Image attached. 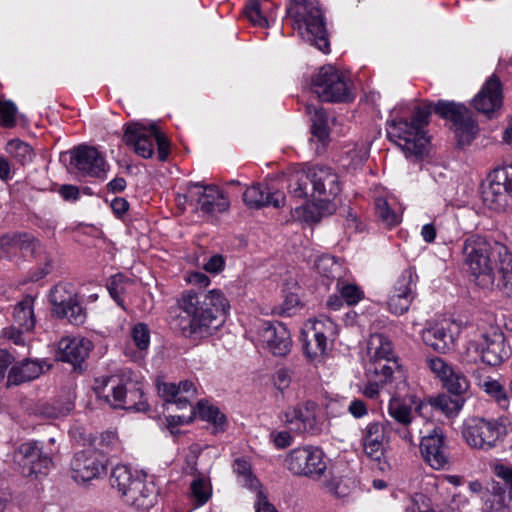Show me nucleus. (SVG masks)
Instances as JSON below:
<instances>
[{
  "label": "nucleus",
  "instance_id": "nucleus-1",
  "mask_svg": "<svg viewBox=\"0 0 512 512\" xmlns=\"http://www.w3.org/2000/svg\"><path fill=\"white\" fill-rule=\"evenodd\" d=\"M462 254L478 287L512 295V255L504 244L474 234L464 240Z\"/></svg>",
  "mask_w": 512,
  "mask_h": 512
},
{
  "label": "nucleus",
  "instance_id": "nucleus-2",
  "mask_svg": "<svg viewBox=\"0 0 512 512\" xmlns=\"http://www.w3.org/2000/svg\"><path fill=\"white\" fill-rule=\"evenodd\" d=\"M186 316L178 318L177 326L185 337L204 338L217 330L229 309V302L220 290L186 291L178 301Z\"/></svg>",
  "mask_w": 512,
  "mask_h": 512
},
{
  "label": "nucleus",
  "instance_id": "nucleus-3",
  "mask_svg": "<svg viewBox=\"0 0 512 512\" xmlns=\"http://www.w3.org/2000/svg\"><path fill=\"white\" fill-rule=\"evenodd\" d=\"M110 482L129 506L143 511L153 507L158 493L154 483L139 476L133 477L127 466L117 465L112 470Z\"/></svg>",
  "mask_w": 512,
  "mask_h": 512
},
{
  "label": "nucleus",
  "instance_id": "nucleus-4",
  "mask_svg": "<svg viewBox=\"0 0 512 512\" xmlns=\"http://www.w3.org/2000/svg\"><path fill=\"white\" fill-rule=\"evenodd\" d=\"M287 12L294 19L300 36L323 53L329 52L330 43L321 10L311 2L295 0Z\"/></svg>",
  "mask_w": 512,
  "mask_h": 512
},
{
  "label": "nucleus",
  "instance_id": "nucleus-5",
  "mask_svg": "<svg viewBox=\"0 0 512 512\" xmlns=\"http://www.w3.org/2000/svg\"><path fill=\"white\" fill-rule=\"evenodd\" d=\"M311 89L323 102H351L355 98L351 79L336 66H321L311 77Z\"/></svg>",
  "mask_w": 512,
  "mask_h": 512
},
{
  "label": "nucleus",
  "instance_id": "nucleus-6",
  "mask_svg": "<svg viewBox=\"0 0 512 512\" xmlns=\"http://www.w3.org/2000/svg\"><path fill=\"white\" fill-rule=\"evenodd\" d=\"M123 141L132 147L135 153L143 158H150L154 154V142L158 146V159L165 161L169 155V141L155 125L149 128L138 123L125 126Z\"/></svg>",
  "mask_w": 512,
  "mask_h": 512
},
{
  "label": "nucleus",
  "instance_id": "nucleus-7",
  "mask_svg": "<svg viewBox=\"0 0 512 512\" xmlns=\"http://www.w3.org/2000/svg\"><path fill=\"white\" fill-rule=\"evenodd\" d=\"M284 465L293 475L313 480H319L327 469L323 450L313 445L300 446L289 451Z\"/></svg>",
  "mask_w": 512,
  "mask_h": 512
},
{
  "label": "nucleus",
  "instance_id": "nucleus-8",
  "mask_svg": "<svg viewBox=\"0 0 512 512\" xmlns=\"http://www.w3.org/2000/svg\"><path fill=\"white\" fill-rule=\"evenodd\" d=\"M184 198L195 206L202 216L207 218L227 212L230 207L229 199L224 191L214 184L191 182L187 185Z\"/></svg>",
  "mask_w": 512,
  "mask_h": 512
},
{
  "label": "nucleus",
  "instance_id": "nucleus-9",
  "mask_svg": "<svg viewBox=\"0 0 512 512\" xmlns=\"http://www.w3.org/2000/svg\"><path fill=\"white\" fill-rule=\"evenodd\" d=\"M13 462L24 477L31 479L47 475L53 467L51 454L39 441H29L19 445L13 452Z\"/></svg>",
  "mask_w": 512,
  "mask_h": 512
},
{
  "label": "nucleus",
  "instance_id": "nucleus-10",
  "mask_svg": "<svg viewBox=\"0 0 512 512\" xmlns=\"http://www.w3.org/2000/svg\"><path fill=\"white\" fill-rule=\"evenodd\" d=\"M387 135L407 157H420L427 151L429 138L426 136V132L407 119L392 120L389 123Z\"/></svg>",
  "mask_w": 512,
  "mask_h": 512
},
{
  "label": "nucleus",
  "instance_id": "nucleus-11",
  "mask_svg": "<svg viewBox=\"0 0 512 512\" xmlns=\"http://www.w3.org/2000/svg\"><path fill=\"white\" fill-rule=\"evenodd\" d=\"M503 426L498 419L470 417L463 425V437L473 448L489 450L501 438Z\"/></svg>",
  "mask_w": 512,
  "mask_h": 512
},
{
  "label": "nucleus",
  "instance_id": "nucleus-12",
  "mask_svg": "<svg viewBox=\"0 0 512 512\" xmlns=\"http://www.w3.org/2000/svg\"><path fill=\"white\" fill-rule=\"evenodd\" d=\"M435 114L449 119L460 146H466L475 138L478 125L466 106L451 101L440 100L435 105Z\"/></svg>",
  "mask_w": 512,
  "mask_h": 512
},
{
  "label": "nucleus",
  "instance_id": "nucleus-13",
  "mask_svg": "<svg viewBox=\"0 0 512 512\" xmlns=\"http://www.w3.org/2000/svg\"><path fill=\"white\" fill-rule=\"evenodd\" d=\"M468 350L479 354L481 361L490 366L500 365L511 355L504 333L498 328H491L479 340L470 342Z\"/></svg>",
  "mask_w": 512,
  "mask_h": 512
},
{
  "label": "nucleus",
  "instance_id": "nucleus-14",
  "mask_svg": "<svg viewBox=\"0 0 512 512\" xmlns=\"http://www.w3.org/2000/svg\"><path fill=\"white\" fill-rule=\"evenodd\" d=\"M49 301L52 305V313L58 318H65L75 325L84 322L85 313L72 285L65 283L55 285L50 291Z\"/></svg>",
  "mask_w": 512,
  "mask_h": 512
},
{
  "label": "nucleus",
  "instance_id": "nucleus-15",
  "mask_svg": "<svg viewBox=\"0 0 512 512\" xmlns=\"http://www.w3.org/2000/svg\"><path fill=\"white\" fill-rule=\"evenodd\" d=\"M484 199L495 210L512 209V163L493 170Z\"/></svg>",
  "mask_w": 512,
  "mask_h": 512
},
{
  "label": "nucleus",
  "instance_id": "nucleus-16",
  "mask_svg": "<svg viewBox=\"0 0 512 512\" xmlns=\"http://www.w3.org/2000/svg\"><path fill=\"white\" fill-rule=\"evenodd\" d=\"M317 410V403L308 400L288 407L281 413L280 419L285 425L299 433L318 435L321 433L322 427L316 417Z\"/></svg>",
  "mask_w": 512,
  "mask_h": 512
},
{
  "label": "nucleus",
  "instance_id": "nucleus-17",
  "mask_svg": "<svg viewBox=\"0 0 512 512\" xmlns=\"http://www.w3.org/2000/svg\"><path fill=\"white\" fill-rule=\"evenodd\" d=\"M105 454L95 449L76 453L71 461L72 478L78 483H86L100 477L106 471Z\"/></svg>",
  "mask_w": 512,
  "mask_h": 512
},
{
  "label": "nucleus",
  "instance_id": "nucleus-18",
  "mask_svg": "<svg viewBox=\"0 0 512 512\" xmlns=\"http://www.w3.org/2000/svg\"><path fill=\"white\" fill-rule=\"evenodd\" d=\"M417 274L412 268L402 272L395 282L387 306L396 315L406 313L415 297Z\"/></svg>",
  "mask_w": 512,
  "mask_h": 512
},
{
  "label": "nucleus",
  "instance_id": "nucleus-19",
  "mask_svg": "<svg viewBox=\"0 0 512 512\" xmlns=\"http://www.w3.org/2000/svg\"><path fill=\"white\" fill-rule=\"evenodd\" d=\"M109 391L112 393L110 406L113 408L138 412H144L149 409L142 385L139 382L128 380L123 384L113 385Z\"/></svg>",
  "mask_w": 512,
  "mask_h": 512
},
{
  "label": "nucleus",
  "instance_id": "nucleus-20",
  "mask_svg": "<svg viewBox=\"0 0 512 512\" xmlns=\"http://www.w3.org/2000/svg\"><path fill=\"white\" fill-rule=\"evenodd\" d=\"M259 341L264 349L278 357L286 356L292 347L291 334L287 327L278 321L265 322L259 330Z\"/></svg>",
  "mask_w": 512,
  "mask_h": 512
},
{
  "label": "nucleus",
  "instance_id": "nucleus-21",
  "mask_svg": "<svg viewBox=\"0 0 512 512\" xmlns=\"http://www.w3.org/2000/svg\"><path fill=\"white\" fill-rule=\"evenodd\" d=\"M473 107L488 118H493L503 106V90L500 79L491 75L472 100Z\"/></svg>",
  "mask_w": 512,
  "mask_h": 512
},
{
  "label": "nucleus",
  "instance_id": "nucleus-22",
  "mask_svg": "<svg viewBox=\"0 0 512 512\" xmlns=\"http://www.w3.org/2000/svg\"><path fill=\"white\" fill-rule=\"evenodd\" d=\"M70 164L84 176L103 177L106 173L105 159L94 147L80 145L74 148Z\"/></svg>",
  "mask_w": 512,
  "mask_h": 512
},
{
  "label": "nucleus",
  "instance_id": "nucleus-23",
  "mask_svg": "<svg viewBox=\"0 0 512 512\" xmlns=\"http://www.w3.org/2000/svg\"><path fill=\"white\" fill-rule=\"evenodd\" d=\"M420 452L433 469L444 468L448 463V452L445 435L440 428H434L428 435L422 437Z\"/></svg>",
  "mask_w": 512,
  "mask_h": 512
},
{
  "label": "nucleus",
  "instance_id": "nucleus-24",
  "mask_svg": "<svg viewBox=\"0 0 512 512\" xmlns=\"http://www.w3.org/2000/svg\"><path fill=\"white\" fill-rule=\"evenodd\" d=\"M17 244L18 250L30 253L38 262L39 267L31 274L32 281H38L51 272L52 258L32 234L17 232Z\"/></svg>",
  "mask_w": 512,
  "mask_h": 512
},
{
  "label": "nucleus",
  "instance_id": "nucleus-25",
  "mask_svg": "<svg viewBox=\"0 0 512 512\" xmlns=\"http://www.w3.org/2000/svg\"><path fill=\"white\" fill-rule=\"evenodd\" d=\"M312 196L320 201L329 202L341 191L338 175L328 167L311 168Z\"/></svg>",
  "mask_w": 512,
  "mask_h": 512
},
{
  "label": "nucleus",
  "instance_id": "nucleus-26",
  "mask_svg": "<svg viewBox=\"0 0 512 512\" xmlns=\"http://www.w3.org/2000/svg\"><path fill=\"white\" fill-rule=\"evenodd\" d=\"M285 195L279 191H272L267 184L257 183L248 187L243 193L245 204L253 209L264 206L280 208L285 205Z\"/></svg>",
  "mask_w": 512,
  "mask_h": 512
},
{
  "label": "nucleus",
  "instance_id": "nucleus-27",
  "mask_svg": "<svg viewBox=\"0 0 512 512\" xmlns=\"http://www.w3.org/2000/svg\"><path fill=\"white\" fill-rule=\"evenodd\" d=\"M389 437L386 426L379 422L369 423L363 433V449L367 457L380 461Z\"/></svg>",
  "mask_w": 512,
  "mask_h": 512
},
{
  "label": "nucleus",
  "instance_id": "nucleus-28",
  "mask_svg": "<svg viewBox=\"0 0 512 512\" xmlns=\"http://www.w3.org/2000/svg\"><path fill=\"white\" fill-rule=\"evenodd\" d=\"M91 342L84 338L64 337L59 341L57 359L74 367L80 366L89 355Z\"/></svg>",
  "mask_w": 512,
  "mask_h": 512
},
{
  "label": "nucleus",
  "instance_id": "nucleus-29",
  "mask_svg": "<svg viewBox=\"0 0 512 512\" xmlns=\"http://www.w3.org/2000/svg\"><path fill=\"white\" fill-rule=\"evenodd\" d=\"M335 328L333 321L330 318L324 320L316 319L313 322L311 338L305 343L304 351L310 360L322 356L327 349V332H332Z\"/></svg>",
  "mask_w": 512,
  "mask_h": 512
},
{
  "label": "nucleus",
  "instance_id": "nucleus-30",
  "mask_svg": "<svg viewBox=\"0 0 512 512\" xmlns=\"http://www.w3.org/2000/svg\"><path fill=\"white\" fill-rule=\"evenodd\" d=\"M484 504L490 512H512V491L494 481L484 497Z\"/></svg>",
  "mask_w": 512,
  "mask_h": 512
},
{
  "label": "nucleus",
  "instance_id": "nucleus-31",
  "mask_svg": "<svg viewBox=\"0 0 512 512\" xmlns=\"http://www.w3.org/2000/svg\"><path fill=\"white\" fill-rule=\"evenodd\" d=\"M422 340L427 346L443 354L450 351L454 344V337L450 329L442 325H435L424 329L422 332Z\"/></svg>",
  "mask_w": 512,
  "mask_h": 512
},
{
  "label": "nucleus",
  "instance_id": "nucleus-32",
  "mask_svg": "<svg viewBox=\"0 0 512 512\" xmlns=\"http://www.w3.org/2000/svg\"><path fill=\"white\" fill-rule=\"evenodd\" d=\"M43 364H45V362L28 359L23 360L11 368L8 374L7 384L9 386L19 385L38 378L43 373Z\"/></svg>",
  "mask_w": 512,
  "mask_h": 512
},
{
  "label": "nucleus",
  "instance_id": "nucleus-33",
  "mask_svg": "<svg viewBox=\"0 0 512 512\" xmlns=\"http://www.w3.org/2000/svg\"><path fill=\"white\" fill-rule=\"evenodd\" d=\"M307 112L310 115L311 134L324 147L329 141L330 117L321 106H307Z\"/></svg>",
  "mask_w": 512,
  "mask_h": 512
},
{
  "label": "nucleus",
  "instance_id": "nucleus-34",
  "mask_svg": "<svg viewBox=\"0 0 512 512\" xmlns=\"http://www.w3.org/2000/svg\"><path fill=\"white\" fill-rule=\"evenodd\" d=\"M288 191L290 195L304 202L308 199V186L312 185L311 168L295 170L289 175Z\"/></svg>",
  "mask_w": 512,
  "mask_h": 512
},
{
  "label": "nucleus",
  "instance_id": "nucleus-35",
  "mask_svg": "<svg viewBox=\"0 0 512 512\" xmlns=\"http://www.w3.org/2000/svg\"><path fill=\"white\" fill-rule=\"evenodd\" d=\"M369 360L395 359L391 341L381 333L372 334L367 343Z\"/></svg>",
  "mask_w": 512,
  "mask_h": 512
},
{
  "label": "nucleus",
  "instance_id": "nucleus-36",
  "mask_svg": "<svg viewBox=\"0 0 512 512\" xmlns=\"http://www.w3.org/2000/svg\"><path fill=\"white\" fill-rule=\"evenodd\" d=\"M33 298L26 296L14 308V324L22 331H32L35 326V317L33 312Z\"/></svg>",
  "mask_w": 512,
  "mask_h": 512
},
{
  "label": "nucleus",
  "instance_id": "nucleus-37",
  "mask_svg": "<svg viewBox=\"0 0 512 512\" xmlns=\"http://www.w3.org/2000/svg\"><path fill=\"white\" fill-rule=\"evenodd\" d=\"M396 368H398L396 359L368 360L365 367L366 377H374L388 383L391 381L392 374Z\"/></svg>",
  "mask_w": 512,
  "mask_h": 512
},
{
  "label": "nucleus",
  "instance_id": "nucleus-38",
  "mask_svg": "<svg viewBox=\"0 0 512 512\" xmlns=\"http://www.w3.org/2000/svg\"><path fill=\"white\" fill-rule=\"evenodd\" d=\"M429 404L431 407L441 411L448 417L455 416L459 413L464 405V399L452 398L446 394H440L436 397L430 398Z\"/></svg>",
  "mask_w": 512,
  "mask_h": 512
},
{
  "label": "nucleus",
  "instance_id": "nucleus-39",
  "mask_svg": "<svg viewBox=\"0 0 512 512\" xmlns=\"http://www.w3.org/2000/svg\"><path fill=\"white\" fill-rule=\"evenodd\" d=\"M233 471L237 475L238 482L249 489L257 490L259 482L253 475L250 463L243 459L237 458L233 464Z\"/></svg>",
  "mask_w": 512,
  "mask_h": 512
},
{
  "label": "nucleus",
  "instance_id": "nucleus-40",
  "mask_svg": "<svg viewBox=\"0 0 512 512\" xmlns=\"http://www.w3.org/2000/svg\"><path fill=\"white\" fill-rule=\"evenodd\" d=\"M7 153L21 165L30 163L34 157L33 149L27 143L13 139L7 143Z\"/></svg>",
  "mask_w": 512,
  "mask_h": 512
},
{
  "label": "nucleus",
  "instance_id": "nucleus-41",
  "mask_svg": "<svg viewBox=\"0 0 512 512\" xmlns=\"http://www.w3.org/2000/svg\"><path fill=\"white\" fill-rule=\"evenodd\" d=\"M266 5L261 0H248L244 8L245 17L255 26L267 27L268 20L263 14Z\"/></svg>",
  "mask_w": 512,
  "mask_h": 512
},
{
  "label": "nucleus",
  "instance_id": "nucleus-42",
  "mask_svg": "<svg viewBox=\"0 0 512 512\" xmlns=\"http://www.w3.org/2000/svg\"><path fill=\"white\" fill-rule=\"evenodd\" d=\"M442 386L451 394L461 396L469 389V381L459 370H452L451 375L442 380Z\"/></svg>",
  "mask_w": 512,
  "mask_h": 512
},
{
  "label": "nucleus",
  "instance_id": "nucleus-43",
  "mask_svg": "<svg viewBox=\"0 0 512 512\" xmlns=\"http://www.w3.org/2000/svg\"><path fill=\"white\" fill-rule=\"evenodd\" d=\"M197 413L202 420L212 423L216 429H223L226 418L217 407L209 405L207 402L199 401Z\"/></svg>",
  "mask_w": 512,
  "mask_h": 512
},
{
  "label": "nucleus",
  "instance_id": "nucleus-44",
  "mask_svg": "<svg viewBox=\"0 0 512 512\" xmlns=\"http://www.w3.org/2000/svg\"><path fill=\"white\" fill-rule=\"evenodd\" d=\"M158 393L167 404H175L179 410L189 406L187 397L179 396V388L174 383L158 384Z\"/></svg>",
  "mask_w": 512,
  "mask_h": 512
},
{
  "label": "nucleus",
  "instance_id": "nucleus-45",
  "mask_svg": "<svg viewBox=\"0 0 512 512\" xmlns=\"http://www.w3.org/2000/svg\"><path fill=\"white\" fill-rule=\"evenodd\" d=\"M389 415L399 424L407 427L412 422L411 407L399 398H391L388 405Z\"/></svg>",
  "mask_w": 512,
  "mask_h": 512
},
{
  "label": "nucleus",
  "instance_id": "nucleus-46",
  "mask_svg": "<svg viewBox=\"0 0 512 512\" xmlns=\"http://www.w3.org/2000/svg\"><path fill=\"white\" fill-rule=\"evenodd\" d=\"M375 211L380 221L388 227L400 223L399 216L390 208L387 200L382 197L375 199Z\"/></svg>",
  "mask_w": 512,
  "mask_h": 512
},
{
  "label": "nucleus",
  "instance_id": "nucleus-47",
  "mask_svg": "<svg viewBox=\"0 0 512 512\" xmlns=\"http://www.w3.org/2000/svg\"><path fill=\"white\" fill-rule=\"evenodd\" d=\"M113 385H117L116 379L113 377L97 378L95 379L93 390L98 399L103 400L105 403L110 405L112 401V393L109 389Z\"/></svg>",
  "mask_w": 512,
  "mask_h": 512
},
{
  "label": "nucleus",
  "instance_id": "nucleus-48",
  "mask_svg": "<svg viewBox=\"0 0 512 512\" xmlns=\"http://www.w3.org/2000/svg\"><path fill=\"white\" fill-rule=\"evenodd\" d=\"M426 363L431 372L439 378L440 381L451 375L452 370L454 369L451 364L437 356L427 357Z\"/></svg>",
  "mask_w": 512,
  "mask_h": 512
},
{
  "label": "nucleus",
  "instance_id": "nucleus-49",
  "mask_svg": "<svg viewBox=\"0 0 512 512\" xmlns=\"http://www.w3.org/2000/svg\"><path fill=\"white\" fill-rule=\"evenodd\" d=\"M134 345L141 351L147 350L150 344V331L146 324L137 323L131 330Z\"/></svg>",
  "mask_w": 512,
  "mask_h": 512
},
{
  "label": "nucleus",
  "instance_id": "nucleus-50",
  "mask_svg": "<svg viewBox=\"0 0 512 512\" xmlns=\"http://www.w3.org/2000/svg\"><path fill=\"white\" fill-rule=\"evenodd\" d=\"M435 105L436 103L432 104L431 102H424L422 105L416 107L413 118L410 122L424 130L425 126L429 123V118L432 112L435 113Z\"/></svg>",
  "mask_w": 512,
  "mask_h": 512
},
{
  "label": "nucleus",
  "instance_id": "nucleus-51",
  "mask_svg": "<svg viewBox=\"0 0 512 512\" xmlns=\"http://www.w3.org/2000/svg\"><path fill=\"white\" fill-rule=\"evenodd\" d=\"M17 251V232L7 233L0 237V257L10 258Z\"/></svg>",
  "mask_w": 512,
  "mask_h": 512
},
{
  "label": "nucleus",
  "instance_id": "nucleus-52",
  "mask_svg": "<svg viewBox=\"0 0 512 512\" xmlns=\"http://www.w3.org/2000/svg\"><path fill=\"white\" fill-rule=\"evenodd\" d=\"M192 495L198 505L205 504L211 496L210 485L203 479H196L191 483Z\"/></svg>",
  "mask_w": 512,
  "mask_h": 512
},
{
  "label": "nucleus",
  "instance_id": "nucleus-53",
  "mask_svg": "<svg viewBox=\"0 0 512 512\" xmlns=\"http://www.w3.org/2000/svg\"><path fill=\"white\" fill-rule=\"evenodd\" d=\"M16 106L11 101H0V125L13 127L15 125Z\"/></svg>",
  "mask_w": 512,
  "mask_h": 512
},
{
  "label": "nucleus",
  "instance_id": "nucleus-54",
  "mask_svg": "<svg viewBox=\"0 0 512 512\" xmlns=\"http://www.w3.org/2000/svg\"><path fill=\"white\" fill-rule=\"evenodd\" d=\"M340 294L347 305L357 304L363 297V291L354 284H347L341 287Z\"/></svg>",
  "mask_w": 512,
  "mask_h": 512
},
{
  "label": "nucleus",
  "instance_id": "nucleus-55",
  "mask_svg": "<svg viewBox=\"0 0 512 512\" xmlns=\"http://www.w3.org/2000/svg\"><path fill=\"white\" fill-rule=\"evenodd\" d=\"M319 273L323 274L327 278L334 277V270L339 269V265L334 259L330 256H322L320 257L315 264Z\"/></svg>",
  "mask_w": 512,
  "mask_h": 512
},
{
  "label": "nucleus",
  "instance_id": "nucleus-56",
  "mask_svg": "<svg viewBox=\"0 0 512 512\" xmlns=\"http://www.w3.org/2000/svg\"><path fill=\"white\" fill-rule=\"evenodd\" d=\"M323 487L327 490V492L338 498H343L348 495V488L343 486L341 481L335 477L325 480L323 482Z\"/></svg>",
  "mask_w": 512,
  "mask_h": 512
},
{
  "label": "nucleus",
  "instance_id": "nucleus-57",
  "mask_svg": "<svg viewBox=\"0 0 512 512\" xmlns=\"http://www.w3.org/2000/svg\"><path fill=\"white\" fill-rule=\"evenodd\" d=\"M184 409H188L187 414L167 416L166 419L169 426L189 424L194 419L196 415L195 408L191 404H189V406L185 407Z\"/></svg>",
  "mask_w": 512,
  "mask_h": 512
},
{
  "label": "nucleus",
  "instance_id": "nucleus-58",
  "mask_svg": "<svg viewBox=\"0 0 512 512\" xmlns=\"http://www.w3.org/2000/svg\"><path fill=\"white\" fill-rule=\"evenodd\" d=\"M493 472L505 483L506 488L512 491V467L497 463L493 466Z\"/></svg>",
  "mask_w": 512,
  "mask_h": 512
},
{
  "label": "nucleus",
  "instance_id": "nucleus-59",
  "mask_svg": "<svg viewBox=\"0 0 512 512\" xmlns=\"http://www.w3.org/2000/svg\"><path fill=\"white\" fill-rule=\"evenodd\" d=\"M270 438L278 449H284L293 442V437L288 431H273L270 433Z\"/></svg>",
  "mask_w": 512,
  "mask_h": 512
},
{
  "label": "nucleus",
  "instance_id": "nucleus-60",
  "mask_svg": "<svg viewBox=\"0 0 512 512\" xmlns=\"http://www.w3.org/2000/svg\"><path fill=\"white\" fill-rule=\"evenodd\" d=\"M366 378L367 383L364 386L362 392L366 397L374 399L378 396L380 388H382L386 383L379 379H375L374 377Z\"/></svg>",
  "mask_w": 512,
  "mask_h": 512
},
{
  "label": "nucleus",
  "instance_id": "nucleus-61",
  "mask_svg": "<svg viewBox=\"0 0 512 512\" xmlns=\"http://www.w3.org/2000/svg\"><path fill=\"white\" fill-rule=\"evenodd\" d=\"M291 379L292 372L287 368H280L276 371L274 376L275 385L281 391L289 387Z\"/></svg>",
  "mask_w": 512,
  "mask_h": 512
},
{
  "label": "nucleus",
  "instance_id": "nucleus-62",
  "mask_svg": "<svg viewBox=\"0 0 512 512\" xmlns=\"http://www.w3.org/2000/svg\"><path fill=\"white\" fill-rule=\"evenodd\" d=\"M98 445L102 449L103 454L108 450L114 449L118 445L117 434L112 431L101 434Z\"/></svg>",
  "mask_w": 512,
  "mask_h": 512
},
{
  "label": "nucleus",
  "instance_id": "nucleus-63",
  "mask_svg": "<svg viewBox=\"0 0 512 512\" xmlns=\"http://www.w3.org/2000/svg\"><path fill=\"white\" fill-rule=\"evenodd\" d=\"M28 331H22V329H19L18 326H11L9 328H6L3 330V335L5 338L11 340L16 345H24L25 339L23 337L24 333H27Z\"/></svg>",
  "mask_w": 512,
  "mask_h": 512
},
{
  "label": "nucleus",
  "instance_id": "nucleus-64",
  "mask_svg": "<svg viewBox=\"0 0 512 512\" xmlns=\"http://www.w3.org/2000/svg\"><path fill=\"white\" fill-rule=\"evenodd\" d=\"M256 512H277L275 507L269 503L267 497L262 491L257 492V501L255 503Z\"/></svg>",
  "mask_w": 512,
  "mask_h": 512
}]
</instances>
